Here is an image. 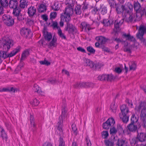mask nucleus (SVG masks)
Returning a JSON list of instances; mask_svg holds the SVG:
<instances>
[{
  "label": "nucleus",
  "instance_id": "f257e3e1",
  "mask_svg": "<svg viewBox=\"0 0 146 146\" xmlns=\"http://www.w3.org/2000/svg\"><path fill=\"white\" fill-rule=\"evenodd\" d=\"M133 6L134 10L136 12V14L132 13L133 5L129 3H128L127 5H122L121 8L116 7V10L118 14H121L125 17L126 20L127 22L139 21L141 17L146 14V10L144 8L141 7L138 1H134Z\"/></svg>",
  "mask_w": 146,
  "mask_h": 146
},
{
  "label": "nucleus",
  "instance_id": "f03ea898",
  "mask_svg": "<svg viewBox=\"0 0 146 146\" xmlns=\"http://www.w3.org/2000/svg\"><path fill=\"white\" fill-rule=\"evenodd\" d=\"M65 3L68 6L65 8L64 13L61 15L62 19H64L66 21H68L70 19V17L73 13L72 7L75 3L74 0H66Z\"/></svg>",
  "mask_w": 146,
  "mask_h": 146
},
{
  "label": "nucleus",
  "instance_id": "7ed1b4c3",
  "mask_svg": "<svg viewBox=\"0 0 146 146\" xmlns=\"http://www.w3.org/2000/svg\"><path fill=\"white\" fill-rule=\"evenodd\" d=\"M122 37L125 38L127 40L131 42L130 43H129L127 41L124 42V44L123 47L124 51L129 53H131L132 48L134 46V45H133V44L135 43L136 42L135 38L133 36L130 35L129 34H127L125 33L123 34Z\"/></svg>",
  "mask_w": 146,
  "mask_h": 146
},
{
  "label": "nucleus",
  "instance_id": "20e7f679",
  "mask_svg": "<svg viewBox=\"0 0 146 146\" xmlns=\"http://www.w3.org/2000/svg\"><path fill=\"white\" fill-rule=\"evenodd\" d=\"M3 46V50L0 51V64L2 62V59H5L9 56V42L8 40L3 39L0 40V45Z\"/></svg>",
  "mask_w": 146,
  "mask_h": 146
},
{
  "label": "nucleus",
  "instance_id": "39448f33",
  "mask_svg": "<svg viewBox=\"0 0 146 146\" xmlns=\"http://www.w3.org/2000/svg\"><path fill=\"white\" fill-rule=\"evenodd\" d=\"M132 146L137 144L136 146H145L146 145V135L145 133H138L137 138H133L131 141Z\"/></svg>",
  "mask_w": 146,
  "mask_h": 146
},
{
  "label": "nucleus",
  "instance_id": "423d86ee",
  "mask_svg": "<svg viewBox=\"0 0 146 146\" xmlns=\"http://www.w3.org/2000/svg\"><path fill=\"white\" fill-rule=\"evenodd\" d=\"M67 113L66 105H64V106L62 107L61 115L59 117L60 121L58 122L57 124V129L59 131V133L60 135L63 134V120L67 117Z\"/></svg>",
  "mask_w": 146,
  "mask_h": 146
},
{
  "label": "nucleus",
  "instance_id": "0eeeda50",
  "mask_svg": "<svg viewBox=\"0 0 146 146\" xmlns=\"http://www.w3.org/2000/svg\"><path fill=\"white\" fill-rule=\"evenodd\" d=\"M120 109L122 114H119V117L124 123H127L129 120V117L128 114L130 113V111H129L128 107L125 105L121 106Z\"/></svg>",
  "mask_w": 146,
  "mask_h": 146
},
{
  "label": "nucleus",
  "instance_id": "6e6552de",
  "mask_svg": "<svg viewBox=\"0 0 146 146\" xmlns=\"http://www.w3.org/2000/svg\"><path fill=\"white\" fill-rule=\"evenodd\" d=\"M141 110L140 116L141 117L144 118L146 116V103L141 102L139 105L137 106L135 108V110L138 112L139 114V111Z\"/></svg>",
  "mask_w": 146,
  "mask_h": 146
},
{
  "label": "nucleus",
  "instance_id": "1a4fd4ad",
  "mask_svg": "<svg viewBox=\"0 0 146 146\" xmlns=\"http://www.w3.org/2000/svg\"><path fill=\"white\" fill-rule=\"evenodd\" d=\"M146 31V27L143 25H141L139 27L138 33L137 34V37L140 39L143 43L146 45V39H145L143 38L144 33Z\"/></svg>",
  "mask_w": 146,
  "mask_h": 146
},
{
  "label": "nucleus",
  "instance_id": "9d476101",
  "mask_svg": "<svg viewBox=\"0 0 146 146\" xmlns=\"http://www.w3.org/2000/svg\"><path fill=\"white\" fill-rule=\"evenodd\" d=\"M123 18L119 17L115 21L114 23V28L113 30V33L115 34L120 31L119 26L123 22Z\"/></svg>",
  "mask_w": 146,
  "mask_h": 146
},
{
  "label": "nucleus",
  "instance_id": "9b49d317",
  "mask_svg": "<svg viewBox=\"0 0 146 146\" xmlns=\"http://www.w3.org/2000/svg\"><path fill=\"white\" fill-rule=\"evenodd\" d=\"M21 34L22 36L27 38L32 36V33L30 30L25 28H22L21 30Z\"/></svg>",
  "mask_w": 146,
  "mask_h": 146
},
{
  "label": "nucleus",
  "instance_id": "f8f14e48",
  "mask_svg": "<svg viewBox=\"0 0 146 146\" xmlns=\"http://www.w3.org/2000/svg\"><path fill=\"white\" fill-rule=\"evenodd\" d=\"M30 127L31 129L34 131L36 128V125L35 121L34 118L32 115H30Z\"/></svg>",
  "mask_w": 146,
  "mask_h": 146
},
{
  "label": "nucleus",
  "instance_id": "ddd939ff",
  "mask_svg": "<svg viewBox=\"0 0 146 146\" xmlns=\"http://www.w3.org/2000/svg\"><path fill=\"white\" fill-rule=\"evenodd\" d=\"M33 90L35 92H36L37 93L42 96H44V93L41 90V88L36 84H34Z\"/></svg>",
  "mask_w": 146,
  "mask_h": 146
},
{
  "label": "nucleus",
  "instance_id": "4468645a",
  "mask_svg": "<svg viewBox=\"0 0 146 146\" xmlns=\"http://www.w3.org/2000/svg\"><path fill=\"white\" fill-rule=\"evenodd\" d=\"M91 83L89 82H80L79 83H77L75 87L78 88H87L88 87H90Z\"/></svg>",
  "mask_w": 146,
  "mask_h": 146
},
{
  "label": "nucleus",
  "instance_id": "2eb2a0df",
  "mask_svg": "<svg viewBox=\"0 0 146 146\" xmlns=\"http://www.w3.org/2000/svg\"><path fill=\"white\" fill-rule=\"evenodd\" d=\"M128 129L131 131L135 132L137 128L136 123H131L127 126Z\"/></svg>",
  "mask_w": 146,
  "mask_h": 146
},
{
  "label": "nucleus",
  "instance_id": "dca6fc26",
  "mask_svg": "<svg viewBox=\"0 0 146 146\" xmlns=\"http://www.w3.org/2000/svg\"><path fill=\"white\" fill-rule=\"evenodd\" d=\"M47 7L45 4L42 3L38 6V10L39 13H44L46 11Z\"/></svg>",
  "mask_w": 146,
  "mask_h": 146
},
{
  "label": "nucleus",
  "instance_id": "f3484780",
  "mask_svg": "<svg viewBox=\"0 0 146 146\" xmlns=\"http://www.w3.org/2000/svg\"><path fill=\"white\" fill-rule=\"evenodd\" d=\"M116 146H126V140L124 138L119 139L116 144Z\"/></svg>",
  "mask_w": 146,
  "mask_h": 146
},
{
  "label": "nucleus",
  "instance_id": "a211bd4d",
  "mask_svg": "<svg viewBox=\"0 0 146 146\" xmlns=\"http://www.w3.org/2000/svg\"><path fill=\"white\" fill-rule=\"evenodd\" d=\"M75 30V27L72 24L67 23L66 30L69 33H73Z\"/></svg>",
  "mask_w": 146,
  "mask_h": 146
},
{
  "label": "nucleus",
  "instance_id": "6ab92c4d",
  "mask_svg": "<svg viewBox=\"0 0 146 146\" xmlns=\"http://www.w3.org/2000/svg\"><path fill=\"white\" fill-rule=\"evenodd\" d=\"M36 10L35 7L31 6L28 8V13L30 17H32L35 14Z\"/></svg>",
  "mask_w": 146,
  "mask_h": 146
},
{
  "label": "nucleus",
  "instance_id": "aec40b11",
  "mask_svg": "<svg viewBox=\"0 0 146 146\" xmlns=\"http://www.w3.org/2000/svg\"><path fill=\"white\" fill-rule=\"evenodd\" d=\"M81 27L86 31H89L91 29L89 25L85 22H83L81 24Z\"/></svg>",
  "mask_w": 146,
  "mask_h": 146
},
{
  "label": "nucleus",
  "instance_id": "412c9836",
  "mask_svg": "<svg viewBox=\"0 0 146 146\" xmlns=\"http://www.w3.org/2000/svg\"><path fill=\"white\" fill-rule=\"evenodd\" d=\"M21 49V47L20 46H18L16 48L10 53V57H12L17 54V53L19 52Z\"/></svg>",
  "mask_w": 146,
  "mask_h": 146
},
{
  "label": "nucleus",
  "instance_id": "4be33fe9",
  "mask_svg": "<svg viewBox=\"0 0 146 146\" xmlns=\"http://www.w3.org/2000/svg\"><path fill=\"white\" fill-rule=\"evenodd\" d=\"M28 5V2L27 0H21L20 1L19 6L21 8L27 7Z\"/></svg>",
  "mask_w": 146,
  "mask_h": 146
},
{
  "label": "nucleus",
  "instance_id": "5701e85b",
  "mask_svg": "<svg viewBox=\"0 0 146 146\" xmlns=\"http://www.w3.org/2000/svg\"><path fill=\"white\" fill-rule=\"evenodd\" d=\"M18 2L17 0H10V8L14 9L17 7Z\"/></svg>",
  "mask_w": 146,
  "mask_h": 146
},
{
  "label": "nucleus",
  "instance_id": "b1692460",
  "mask_svg": "<svg viewBox=\"0 0 146 146\" xmlns=\"http://www.w3.org/2000/svg\"><path fill=\"white\" fill-rule=\"evenodd\" d=\"M74 12L77 15H80L81 14L82 11L80 5L77 4L75 6Z\"/></svg>",
  "mask_w": 146,
  "mask_h": 146
},
{
  "label": "nucleus",
  "instance_id": "393cba45",
  "mask_svg": "<svg viewBox=\"0 0 146 146\" xmlns=\"http://www.w3.org/2000/svg\"><path fill=\"white\" fill-rule=\"evenodd\" d=\"M24 65V63L23 62L21 61L20 63L15 69V73L17 74L21 70L22 68L23 67Z\"/></svg>",
  "mask_w": 146,
  "mask_h": 146
},
{
  "label": "nucleus",
  "instance_id": "a878e982",
  "mask_svg": "<svg viewBox=\"0 0 146 146\" xmlns=\"http://www.w3.org/2000/svg\"><path fill=\"white\" fill-rule=\"evenodd\" d=\"M43 35L46 40L48 41H50L52 38V35L51 34L48 32H44Z\"/></svg>",
  "mask_w": 146,
  "mask_h": 146
},
{
  "label": "nucleus",
  "instance_id": "bb28decb",
  "mask_svg": "<svg viewBox=\"0 0 146 146\" xmlns=\"http://www.w3.org/2000/svg\"><path fill=\"white\" fill-rule=\"evenodd\" d=\"M115 137H114L113 140L109 139L107 140H105L104 143L106 146H113L114 144V140Z\"/></svg>",
  "mask_w": 146,
  "mask_h": 146
},
{
  "label": "nucleus",
  "instance_id": "cd10ccee",
  "mask_svg": "<svg viewBox=\"0 0 146 146\" xmlns=\"http://www.w3.org/2000/svg\"><path fill=\"white\" fill-rule=\"evenodd\" d=\"M0 136H1L4 139H6L7 135L3 127L0 126Z\"/></svg>",
  "mask_w": 146,
  "mask_h": 146
},
{
  "label": "nucleus",
  "instance_id": "c85d7f7f",
  "mask_svg": "<svg viewBox=\"0 0 146 146\" xmlns=\"http://www.w3.org/2000/svg\"><path fill=\"white\" fill-rule=\"evenodd\" d=\"M96 39L101 44H104L106 41V38L101 36H97Z\"/></svg>",
  "mask_w": 146,
  "mask_h": 146
},
{
  "label": "nucleus",
  "instance_id": "c756f323",
  "mask_svg": "<svg viewBox=\"0 0 146 146\" xmlns=\"http://www.w3.org/2000/svg\"><path fill=\"white\" fill-rule=\"evenodd\" d=\"M2 18L4 23L7 26H9V16L6 14H5L3 16Z\"/></svg>",
  "mask_w": 146,
  "mask_h": 146
},
{
  "label": "nucleus",
  "instance_id": "7c9ffc66",
  "mask_svg": "<svg viewBox=\"0 0 146 146\" xmlns=\"http://www.w3.org/2000/svg\"><path fill=\"white\" fill-rule=\"evenodd\" d=\"M29 54V52L28 50H26L24 51L22 53L21 57V61L22 62V61L24 60Z\"/></svg>",
  "mask_w": 146,
  "mask_h": 146
},
{
  "label": "nucleus",
  "instance_id": "2f4dec72",
  "mask_svg": "<svg viewBox=\"0 0 146 146\" xmlns=\"http://www.w3.org/2000/svg\"><path fill=\"white\" fill-rule=\"evenodd\" d=\"M40 103L39 101L36 98L32 100L30 102V104L32 106H36L38 105Z\"/></svg>",
  "mask_w": 146,
  "mask_h": 146
},
{
  "label": "nucleus",
  "instance_id": "473e14b6",
  "mask_svg": "<svg viewBox=\"0 0 146 146\" xmlns=\"http://www.w3.org/2000/svg\"><path fill=\"white\" fill-rule=\"evenodd\" d=\"M138 119L139 116L138 115H136L134 114H132L131 119V123H135L138 121Z\"/></svg>",
  "mask_w": 146,
  "mask_h": 146
},
{
  "label": "nucleus",
  "instance_id": "72a5a7b5",
  "mask_svg": "<svg viewBox=\"0 0 146 146\" xmlns=\"http://www.w3.org/2000/svg\"><path fill=\"white\" fill-rule=\"evenodd\" d=\"M58 34L59 37L62 39L66 40V37L65 34L62 32L60 28H59L58 30Z\"/></svg>",
  "mask_w": 146,
  "mask_h": 146
},
{
  "label": "nucleus",
  "instance_id": "f704fd0d",
  "mask_svg": "<svg viewBox=\"0 0 146 146\" xmlns=\"http://www.w3.org/2000/svg\"><path fill=\"white\" fill-rule=\"evenodd\" d=\"M130 70H135L136 68V64L134 62L131 61L129 62Z\"/></svg>",
  "mask_w": 146,
  "mask_h": 146
},
{
  "label": "nucleus",
  "instance_id": "c9c22d12",
  "mask_svg": "<svg viewBox=\"0 0 146 146\" xmlns=\"http://www.w3.org/2000/svg\"><path fill=\"white\" fill-rule=\"evenodd\" d=\"M57 44V39L56 37H54L52 41L49 43V46L55 47L56 46Z\"/></svg>",
  "mask_w": 146,
  "mask_h": 146
},
{
  "label": "nucleus",
  "instance_id": "e433bc0d",
  "mask_svg": "<svg viewBox=\"0 0 146 146\" xmlns=\"http://www.w3.org/2000/svg\"><path fill=\"white\" fill-rule=\"evenodd\" d=\"M85 62L86 66H89L91 68L94 67V64L93 62L89 59H86Z\"/></svg>",
  "mask_w": 146,
  "mask_h": 146
},
{
  "label": "nucleus",
  "instance_id": "4c0bfd02",
  "mask_svg": "<svg viewBox=\"0 0 146 146\" xmlns=\"http://www.w3.org/2000/svg\"><path fill=\"white\" fill-rule=\"evenodd\" d=\"M0 4L2 7L6 8L8 5V1L7 0H0Z\"/></svg>",
  "mask_w": 146,
  "mask_h": 146
},
{
  "label": "nucleus",
  "instance_id": "58836bf2",
  "mask_svg": "<svg viewBox=\"0 0 146 146\" xmlns=\"http://www.w3.org/2000/svg\"><path fill=\"white\" fill-rule=\"evenodd\" d=\"M60 4H59L58 3L56 2L52 6V9L54 11H58L60 9Z\"/></svg>",
  "mask_w": 146,
  "mask_h": 146
},
{
  "label": "nucleus",
  "instance_id": "ea45409f",
  "mask_svg": "<svg viewBox=\"0 0 146 146\" xmlns=\"http://www.w3.org/2000/svg\"><path fill=\"white\" fill-rule=\"evenodd\" d=\"M107 121V123H108L110 125V126H113L115 123L114 119L113 118H109Z\"/></svg>",
  "mask_w": 146,
  "mask_h": 146
},
{
  "label": "nucleus",
  "instance_id": "a19ab883",
  "mask_svg": "<svg viewBox=\"0 0 146 146\" xmlns=\"http://www.w3.org/2000/svg\"><path fill=\"white\" fill-rule=\"evenodd\" d=\"M20 12V9H18L17 7L13 9V14L17 16L19 15Z\"/></svg>",
  "mask_w": 146,
  "mask_h": 146
},
{
  "label": "nucleus",
  "instance_id": "79ce46f5",
  "mask_svg": "<svg viewBox=\"0 0 146 146\" xmlns=\"http://www.w3.org/2000/svg\"><path fill=\"white\" fill-rule=\"evenodd\" d=\"M117 105L115 103L111 104L110 106V108L111 110L113 112H115L117 109Z\"/></svg>",
  "mask_w": 146,
  "mask_h": 146
},
{
  "label": "nucleus",
  "instance_id": "37998d69",
  "mask_svg": "<svg viewBox=\"0 0 146 146\" xmlns=\"http://www.w3.org/2000/svg\"><path fill=\"white\" fill-rule=\"evenodd\" d=\"M82 5V10L84 11H86L88 8V6L89 5L88 3L85 1L83 2Z\"/></svg>",
  "mask_w": 146,
  "mask_h": 146
},
{
  "label": "nucleus",
  "instance_id": "c03bdc74",
  "mask_svg": "<svg viewBox=\"0 0 146 146\" xmlns=\"http://www.w3.org/2000/svg\"><path fill=\"white\" fill-rule=\"evenodd\" d=\"M87 50L91 54H93L95 53V50L92 47L89 46L87 47Z\"/></svg>",
  "mask_w": 146,
  "mask_h": 146
},
{
  "label": "nucleus",
  "instance_id": "a18cd8bd",
  "mask_svg": "<svg viewBox=\"0 0 146 146\" xmlns=\"http://www.w3.org/2000/svg\"><path fill=\"white\" fill-rule=\"evenodd\" d=\"M39 62L41 64L45 65L46 66H48L50 64V62L45 59L43 61H40Z\"/></svg>",
  "mask_w": 146,
  "mask_h": 146
},
{
  "label": "nucleus",
  "instance_id": "49530a36",
  "mask_svg": "<svg viewBox=\"0 0 146 146\" xmlns=\"http://www.w3.org/2000/svg\"><path fill=\"white\" fill-rule=\"evenodd\" d=\"M102 137L103 138H106L109 135L108 131H104L102 133Z\"/></svg>",
  "mask_w": 146,
  "mask_h": 146
},
{
  "label": "nucleus",
  "instance_id": "de8ad7c7",
  "mask_svg": "<svg viewBox=\"0 0 146 146\" xmlns=\"http://www.w3.org/2000/svg\"><path fill=\"white\" fill-rule=\"evenodd\" d=\"M106 80L111 81L113 79V76L112 74H106Z\"/></svg>",
  "mask_w": 146,
  "mask_h": 146
},
{
  "label": "nucleus",
  "instance_id": "09e8293b",
  "mask_svg": "<svg viewBox=\"0 0 146 146\" xmlns=\"http://www.w3.org/2000/svg\"><path fill=\"white\" fill-rule=\"evenodd\" d=\"M117 131V129H116L114 127H113L110 129V133L112 135L115 134L116 133Z\"/></svg>",
  "mask_w": 146,
  "mask_h": 146
},
{
  "label": "nucleus",
  "instance_id": "8fccbe9b",
  "mask_svg": "<svg viewBox=\"0 0 146 146\" xmlns=\"http://www.w3.org/2000/svg\"><path fill=\"white\" fill-rule=\"evenodd\" d=\"M72 129L74 133L76 135L77 134V127L74 124H73L72 125Z\"/></svg>",
  "mask_w": 146,
  "mask_h": 146
},
{
  "label": "nucleus",
  "instance_id": "3c124183",
  "mask_svg": "<svg viewBox=\"0 0 146 146\" xmlns=\"http://www.w3.org/2000/svg\"><path fill=\"white\" fill-rule=\"evenodd\" d=\"M52 26L53 28L54 29H58V30L59 28H60L58 26V23L57 22L55 21H53L52 22Z\"/></svg>",
  "mask_w": 146,
  "mask_h": 146
},
{
  "label": "nucleus",
  "instance_id": "603ef678",
  "mask_svg": "<svg viewBox=\"0 0 146 146\" xmlns=\"http://www.w3.org/2000/svg\"><path fill=\"white\" fill-rule=\"evenodd\" d=\"M103 127L105 129H108L109 128L110 126V125L107 123V121H106L105 123H103Z\"/></svg>",
  "mask_w": 146,
  "mask_h": 146
},
{
  "label": "nucleus",
  "instance_id": "864d4df0",
  "mask_svg": "<svg viewBox=\"0 0 146 146\" xmlns=\"http://www.w3.org/2000/svg\"><path fill=\"white\" fill-rule=\"evenodd\" d=\"M98 79L100 80H106V74L100 75L98 77Z\"/></svg>",
  "mask_w": 146,
  "mask_h": 146
},
{
  "label": "nucleus",
  "instance_id": "5fc2aeb1",
  "mask_svg": "<svg viewBox=\"0 0 146 146\" xmlns=\"http://www.w3.org/2000/svg\"><path fill=\"white\" fill-rule=\"evenodd\" d=\"M107 9L105 7H101V12L103 15L106 14L107 13Z\"/></svg>",
  "mask_w": 146,
  "mask_h": 146
},
{
  "label": "nucleus",
  "instance_id": "6e6d98bb",
  "mask_svg": "<svg viewBox=\"0 0 146 146\" xmlns=\"http://www.w3.org/2000/svg\"><path fill=\"white\" fill-rule=\"evenodd\" d=\"M114 71L116 73L120 74L122 72V68L119 67H117L115 68Z\"/></svg>",
  "mask_w": 146,
  "mask_h": 146
},
{
  "label": "nucleus",
  "instance_id": "4d7b16f0",
  "mask_svg": "<svg viewBox=\"0 0 146 146\" xmlns=\"http://www.w3.org/2000/svg\"><path fill=\"white\" fill-rule=\"evenodd\" d=\"M103 22L104 26H108L110 25L109 20L108 19H104Z\"/></svg>",
  "mask_w": 146,
  "mask_h": 146
},
{
  "label": "nucleus",
  "instance_id": "13d9d810",
  "mask_svg": "<svg viewBox=\"0 0 146 146\" xmlns=\"http://www.w3.org/2000/svg\"><path fill=\"white\" fill-rule=\"evenodd\" d=\"M59 146H65V143L62 138L60 137L59 140Z\"/></svg>",
  "mask_w": 146,
  "mask_h": 146
},
{
  "label": "nucleus",
  "instance_id": "bf43d9fd",
  "mask_svg": "<svg viewBox=\"0 0 146 146\" xmlns=\"http://www.w3.org/2000/svg\"><path fill=\"white\" fill-rule=\"evenodd\" d=\"M17 91V89L16 88L11 87L10 88V94L11 93L13 94Z\"/></svg>",
  "mask_w": 146,
  "mask_h": 146
},
{
  "label": "nucleus",
  "instance_id": "052dcab7",
  "mask_svg": "<svg viewBox=\"0 0 146 146\" xmlns=\"http://www.w3.org/2000/svg\"><path fill=\"white\" fill-rule=\"evenodd\" d=\"M116 129H117V131H118L120 133L122 132L123 131V129L121 125L119 124L117 125Z\"/></svg>",
  "mask_w": 146,
  "mask_h": 146
},
{
  "label": "nucleus",
  "instance_id": "680f3d73",
  "mask_svg": "<svg viewBox=\"0 0 146 146\" xmlns=\"http://www.w3.org/2000/svg\"><path fill=\"white\" fill-rule=\"evenodd\" d=\"M56 15V13L55 12H51L50 13V17L51 19H54L55 18Z\"/></svg>",
  "mask_w": 146,
  "mask_h": 146
},
{
  "label": "nucleus",
  "instance_id": "e2e57ef3",
  "mask_svg": "<svg viewBox=\"0 0 146 146\" xmlns=\"http://www.w3.org/2000/svg\"><path fill=\"white\" fill-rule=\"evenodd\" d=\"M28 25L29 26H32L34 24V21L32 19H29L27 22Z\"/></svg>",
  "mask_w": 146,
  "mask_h": 146
},
{
  "label": "nucleus",
  "instance_id": "0e129e2a",
  "mask_svg": "<svg viewBox=\"0 0 146 146\" xmlns=\"http://www.w3.org/2000/svg\"><path fill=\"white\" fill-rule=\"evenodd\" d=\"M109 3L111 7H113L115 4V0H110L109 1Z\"/></svg>",
  "mask_w": 146,
  "mask_h": 146
},
{
  "label": "nucleus",
  "instance_id": "69168bd1",
  "mask_svg": "<svg viewBox=\"0 0 146 146\" xmlns=\"http://www.w3.org/2000/svg\"><path fill=\"white\" fill-rule=\"evenodd\" d=\"M77 50L79 51H80L84 53H86V51L83 48L81 47H78L77 48Z\"/></svg>",
  "mask_w": 146,
  "mask_h": 146
},
{
  "label": "nucleus",
  "instance_id": "338daca9",
  "mask_svg": "<svg viewBox=\"0 0 146 146\" xmlns=\"http://www.w3.org/2000/svg\"><path fill=\"white\" fill-rule=\"evenodd\" d=\"M126 102L128 104V106L131 108H132L133 107V103L132 102V101L131 100H126Z\"/></svg>",
  "mask_w": 146,
  "mask_h": 146
},
{
  "label": "nucleus",
  "instance_id": "774afa93",
  "mask_svg": "<svg viewBox=\"0 0 146 146\" xmlns=\"http://www.w3.org/2000/svg\"><path fill=\"white\" fill-rule=\"evenodd\" d=\"M41 17L43 20L46 21L48 19V17L46 15H43L41 16Z\"/></svg>",
  "mask_w": 146,
  "mask_h": 146
}]
</instances>
